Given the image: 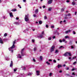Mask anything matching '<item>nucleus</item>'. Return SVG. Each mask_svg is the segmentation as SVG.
<instances>
[{"label":"nucleus","mask_w":77,"mask_h":77,"mask_svg":"<svg viewBox=\"0 0 77 77\" xmlns=\"http://www.w3.org/2000/svg\"><path fill=\"white\" fill-rule=\"evenodd\" d=\"M15 43H16V40H15L14 41H13L12 46L10 48H8L9 51H11L12 53H13V51H14V50H12V49L15 48Z\"/></svg>","instance_id":"f257e3e1"},{"label":"nucleus","mask_w":77,"mask_h":77,"mask_svg":"<svg viewBox=\"0 0 77 77\" xmlns=\"http://www.w3.org/2000/svg\"><path fill=\"white\" fill-rule=\"evenodd\" d=\"M43 36V35L38 34L37 36H35V38H42Z\"/></svg>","instance_id":"f03ea898"},{"label":"nucleus","mask_w":77,"mask_h":77,"mask_svg":"<svg viewBox=\"0 0 77 77\" xmlns=\"http://www.w3.org/2000/svg\"><path fill=\"white\" fill-rule=\"evenodd\" d=\"M55 48V46H52L50 49V51L51 52H52V51H54V48Z\"/></svg>","instance_id":"7ed1b4c3"},{"label":"nucleus","mask_w":77,"mask_h":77,"mask_svg":"<svg viewBox=\"0 0 77 77\" xmlns=\"http://www.w3.org/2000/svg\"><path fill=\"white\" fill-rule=\"evenodd\" d=\"M25 20L26 21H28L29 20L28 15H26L25 17Z\"/></svg>","instance_id":"20e7f679"},{"label":"nucleus","mask_w":77,"mask_h":77,"mask_svg":"<svg viewBox=\"0 0 77 77\" xmlns=\"http://www.w3.org/2000/svg\"><path fill=\"white\" fill-rule=\"evenodd\" d=\"M24 48L22 50L21 53V55L22 56H24Z\"/></svg>","instance_id":"39448f33"},{"label":"nucleus","mask_w":77,"mask_h":77,"mask_svg":"<svg viewBox=\"0 0 77 77\" xmlns=\"http://www.w3.org/2000/svg\"><path fill=\"white\" fill-rule=\"evenodd\" d=\"M9 15L11 18H12L13 17H14V16L13 15V14L12 12H10L9 13Z\"/></svg>","instance_id":"423d86ee"},{"label":"nucleus","mask_w":77,"mask_h":77,"mask_svg":"<svg viewBox=\"0 0 77 77\" xmlns=\"http://www.w3.org/2000/svg\"><path fill=\"white\" fill-rule=\"evenodd\" d=\"M40 72H39V71H38L37 70L36 71V74L37 75H39V73Z\"/></svg>","instance_id":"0eeeda50"},{"label":"nucleus","mask_w":77,"mask_h":77,"mask_svg":"<svg viewBox=\"0 0 77 77\" xmlns=\"http://www.w3.org/2000/svg\"><path fill=\"white\" fill-rule=\"evenodd\" d=\"M71 30H69L65 31V33H66V34H67V33H70V32H71Z\"/></svg>","instance_id":"6e6552de"},{"label":"nucleus","mask_w":77,"mask_h":77,"mask_svg":"<svg viewBox=\"0 0 77 77\" xmlns=\"http://www.w3.org/2000/svg\"><path fill=\"white\" fill-rule=\"evenodd\" d=\"M64 56L66 57V56H68V52H66L65 54H64L63 55Z\"/></svg>","instance_id":"1a4fd4ad"},{"label":"nucleus","mask_w":77,"mask_h":77,"mask_svg":"<svg viewBox=\"0 0 77 77\" xmlns=\"http://www.w3.org/2000/svg\"><path fill=\"white\" fill-rule=\"evenodd\" d=\"M13 66V62L12 61H11V63L10 64V67H12Z\"/></svg>","instance_id":"9d476101"},{"label":"nucleus","mask_w":77,"mask_h":77,"mask_svg":"<svg viewBox=\"0 0 77 77\" xmlns=\"http://www.w3.org/2000/svg\"><path fill=\"white\" fill-rule=\"evenodd\" d=\"M14 24H15L16 25H20V23H18L17 22H14Z\"/></svg>","instance_id":"9b49d317"},{"label":"nucleus","mask_w":77,"mask_h":77,"mask_svg":"<svg viewBox=\"0 0 77 77\" xmlns=\"http://www.w3.org/2000/svg\"><path fill=\"white\" fill-rule=\"evenodd\" d=\"M53 0H50L48 2V4H51L52 3Z\"/></svg>","instance_id":"f8f14e48"},{"label":"nucleus","mask_w":77,"mask_h":77,"mask_svg":"<svg viewBox=\"0 0 77 77\" xmlns=\"http://www.w3.org/2000/svg\"><path fill=\"white\" fill-rule=\"evenodd\" d=\"M17 57V58H21V55L20 54H18Z\"/></svg>","instance_id":"ddd939ff"},{"label":"nucleus","mask_w":77,"mask_h":77,"mask_svg":"<svg viewBox=\"0 0 77 77\" xmlns=\"http://www.w3.org/2000/svg\"><path fill=\"white\" fill-rule=\"evenodd\" d=\"M72 5H73V6H74V5H76L75 4V2L73 1L72 2Z\"/></svg>","instance_id":"4468645a"},{"label":"nucleus","mask_w":77,"mask_h":77,"mask_svg":"<svg viewBox=\"0 0 77 77\" xmlns=\"http://www.w3.org/2000/svg\"><path fill=\"white\" fill-rule=\"evenodd\" d=\"M67 54H68V55H69V56H71V52H67Z\"/></svg>","instance_id":"2eb2a0df"},{"label":"nucleus","mask_w":77,"mask_h":77,"mask_svg":"<svg viewBox=\"0 0 77 77\" xmlns=\"http://www.w3.org/2000/svg\"><path fill=\"white\" fill-rule=\"evenodd\" d=\"M0 43L1 44H3V40L2 38H0Z\"/></svg>","instance_id":"dca6fc26"},{"label":"nucleus","mask_w":77,"mask_h":77,"mask_svg":"<svg viewBox=\"0 0 77 77\" xmlns=\"http://www.w3.org/2000/svg\"><path fill=\"white\" fill-rule=\"evenodd\" d=\"M62 67V65H59V64L58 65V66H57L58 68H59L60 67Z\"/></svg>","instance_id":"f3484780"},{"label":"nucleus","mask_w":77,"mask_h":77,"mask_svg":"<svg viewBox=\"0 0 77 77\" xmlns=\"http://www.w3.org/2000/svg\"><path fill=\"white\" fill-rule=\"evenodd\" d=\"M11 11H13V12H15V11H17V9H12Z\"/></svg>","instance_id":"a211bd4d"},{"label":"nucleus","mask_w":77,"mask_h":77,"mask_svg":"<svg viewBox=\"0 0 77 77\" xmlns=\"http://www.w3.org/2000/svg\"><path fill=\"white\" fill-rule=\"evenodd\" d=\"M65 39H67V38L69 39V37L68 36H66L65 37Z\"/></svg>","instance_id":"6ab92c4d"},{"label":"nucleus","mask_w":77,"mask_h":77,"mask_svg":"<svg viewBox=\"0 0 77 77\" xmlns=\"http://www.w3.org/2000/svg\"><path fill=\"white\" fill-rule=\"evenodd\" d=\"M74 70H77V69L73 67V69L71 70V71H74Z\"/></svg>","instance_id":"aec40b11"},{"label":"nucleus","mask_w":77,"mask_h":77,"mask_svg":"<svg viewBox=\"0 0 77 77\" xmlns=\"http://www.w3.org/2000/svg\"><path fill=\"white\" fill-rule=\"evenodd\" d=\"M32 74H33V73L32 72L29 73L27 75H32Z\"/></svg>","instance_id":"412c9836"},{"label":"nucleus","mask_w":77,"mask_h":77,"mask_svg":"<svg viewBox=\"0 0 77 77\" xmlns=\"http://www.w3.org/2000/svg\"><path fill=\"white\" fill-rule=\"evenodd\" d=\"M5 59L6 60H9V58H8V57H5Z\"/></svg>","instance_id":"4be33fe9"},{"label":"nucleus","mask_w":77,"mask_h":77,"mask_svg":"<svg viewBox=\"0 0 77 77\" xmlns=\"http://www.w3.org/2000/svg\"><path fill=\"white\" fill-rule=\"evenodd\" d=\"M37 50V48L36 47H35L34 48L33 50L34 51H36Z\"/></svg>","instance_id":"5701e85b"},{"label":"nucleus","mask_w":77,"mask_h":77,"mask_svg":"<svg viewBox=\"0 0 77 77\" xmlns=\"http://www.w3.org/2000/svg\"><path fill=\"white\" fill-rule=\"evenodd\" d=\"M38 9H36L35 10V13L36 14H38Z\"/></svg>","instance_id":"b1692460"},{"label":"nucleus","mask_w":77,"mask_h":77,"mask_svg":"<svg viewBox=\"0 0 77 77\" xmlns=\"http://www.w3.org/2000/svg\"><path fill=\"white\" fill-rule=\"evenodd\" d=\"M58 50H55V53L56 54H57V53H58Z\"/></svg>","instance_id":"393cba45"},{"label":"nucleus","mask_w":77,"mask_h":77,"mask_svg":"<svg viewBox=\"0 0 77 77\" xmlns=\"http://www.w3.org/2000/svg\"><path fill=\"white\" fill-rule=\"evenodd\" d=\"M40 60H42V56H40Z\"/></svg>","instance_id":"a878e982"},{"label":"nucleus","mask_w":77,"mask_h":77,"mask_svg":"<svg viewBox=\"0 0 77 77\" xmlns=\"http://www.w3.org/2000/svg\"><path fill=\"white\" fill-rule=\"evenodd\" d=\"M52 9V8H49V9H48V11H51Z\"/></svg>","instance_id":"bb28decb"},{"label":"nucleus","mask_w":77,"mask_h":77,"mask_svg":"<svg viewBox=\"0 0 77 77\" xmlns=\"http://www.w3.org/2000/svg\"><path fill=\"white\" fill-rule=\"evenodd\" d=\"M64 9H64V8L61 9V12H63V11H64Z\"/></svg>","instance_id":"cd10ccee"},{"label":"nucleus","mask_w":77,"mask_h":77,"mask_svg":"<svg viewBox=\"0 0 77 77\" xmlns=\"http://www.w3.org/2000/svg\"><path fill=\"white\" fill-rule=\"evenodd\" d=\"M46 63L48 65H50V63H48V62L47 61L46 62Z\"/></svg>","instance_id":"c85d7f7f"},{"label":"nucleus","mask_w":77,"mask_h":77,"mask_svg":"<svg viewBox=\"0 0 77 77\" xmlns=\"http://www.w3.org/2000/svg\"><path fill=\"white\" fill-rule=\"evenodd\" d=\"M53 75V73H50V74H49V76H51V75Z\"/></svg>","instance_id":"c756f323"},{"label":"nucleus","mask_w":77,"mask_h":77,"mask_svg":"<svg viewBox=\"0 0 77 77\" xmlns=\"http://www.w3.org/2000/svg\"><path fill=\"white\" fill-rule=\"evenodd\" d=\"M57 31H55L54 32V35H56V33H57Z\"/></svg>","instance_id":"7c9ffc66"},{"label":"nucleus","mask_w":77,"mask_h":77,"mask_svg":"<svg viewBox=\"0 0 77 77\" xmlns=\"http://www.w3.org/2000/svg\"><path fill=\"white\" fill-rule=\"evenodd\" d=\"M7 33H5V34H4V37H6V36H7Z\"/></svg>","instance_id":"2f4dec72"},{"label":"nucleus","mask_w":77,"mask_h":77,"mask_svg":"<svg viewBox=\"0 0 77 77\" xmlns=\"http://www.w3.org/2000/svg\"><path fill=\"white\" fill-rule=\"evenodd\" d=\"M39 24H42V21H39Z\"/></svg>","instance_id":"473e14b6"},{"label":"nucleus","mask_w":77,"mask_h":77,"mask_svg":"<svg viewBox=\"0 0 77 77\" xmlns=\"http://www.w3.org/2000/svg\"><path fill=\"white\" fill-rule=\"evenodd\" d=\"M72 75H75V73L73 72L72 73Z\"/></svg>","instance_id":"72a5a7b5"},{"label":"nucleus","mask_w":77,"mask_h":77,"mask_svg":"<svg viewBox=\"0 0 77 77\" xmlns=\"http://www.w3.org/2000/svg\"><path fill=\"white\" fill-rule=\"evenodd\" d=\"M44 19L45 20H46V19H47V17L46 16H45L44 17Z\"/></svg>","instance_id":"f704fd0d"},{"label":"nucleus","mask_w":77,"mask_h":77,"mask_svg":"<svg viewBox=\"0 0 77 77\" xmlns=\"http://www.w3.org/2000/svg\"><path fill=\"white\" fill-rule=\"evenodd\" d=\"M76 63H77V62L75 61V62L73 63V65H75V64H76Z\"/></svg>","instance_id":"c9c22d12"},{"label":"nucleus","mask_w":77,"mask_h":77,"mask_svg":"<svg viewBox=\"0 0 77 77\" xmlns=\"http://www.w3.org/2000/svg\"><path fill=\"white\" fill-rule=\"evenodd\" d=\"M20 6V5H18V7H19V8H20V9H21V6Z\"/></svg>","instance_id":"e433bc0d"},{"label":"nucleus","mask_w":77,"mask_h":77,"mask_svg":"<svg viewBox=\"0 0 77 77\" xmlns=\"http://www.w3.org/2000/svg\"><path fill=\"white\" fill-rule=\"evenodd\" d=\"M48 40H51V37H50L48 38Z\"/></svg>","instance_id":"4c0bfd02"},{"label":"nucleus","mask_w":77,"mask_h":77,"mask_svg":"<svg viewBox=\"0 0 77 77\" xmlns=\"http://www.w3.org/2000/svg\"><path fill=\"white\" fill-rule=\"evenodd\" d=\"M33 16L34 17H36V15L35 14H34L33 15Z\"/></svg>","instance_id":"58836bf2"},{"label":"nucleus","mask_w":77,"mask_h":77,"mask_svg":"<svg viewBox=\"0 0 77 77\" xmlns=\"http://www.w3.org/2000/svg\"><path fill=\"white\" fill-rule=\"evenodd\" d=\"M76 57H73L72 58V59H73V60H74V59H75V58H76Z\"/></svg>","instance_id":"ea45409f"},{"label":"nucleus","mask_w":77,"mask_h":77,"mask_svg":"<svg viewBox=\"0 0 77 77\" xmlns=\"http://www.w3.org/2000/svg\"><path fill=\"white\" fill-rule=\"evenodd\" d=\"M67 16H68V17H69V16H71V14L69 13L68 14Z\"/></svg>","instance_id":"a19ab883"},{"label":"nucleus","mask_w":77,"mask_h":77,"mask_svg":"<svg viewBox=\"0 0 77 77\" xmlns=\"http://www.w3.org/2000/svg\"><path fill=\"white\" fill-rule=\"evenodd\" d=\"M53 62H54V63H56V60H54Z\"/></svg>","instance_id":"79ce46f5"},{"label":"nucleus","mask_w":77,"mask_h":77,"mask_svg":"<svg viewBox=\"0 0 77 77\" xmlns=\"http://www.w3.org/2000/svg\"><path fill=\"white\" fill-rule=\"evenodd\" d=\"M17 69L16 68L15 69H14V72H15V71H17Z\"/></svg>","instance_id":"37998d69"},{"label":"nucleus","mask_w":77,"mask_h":77,"mask_svg":"<svg viewBox=\"0 0 77 77\" xmlns=\"http://www.w3.org/2000/svg\"><path fill=\"white\" fill-rule=\"evenodd\" d=\"M32 42H35V40L32 39Z\"/></svg>","instance_id":"c03bdc74"},{"label":"nucleus","mask_w":77,"mask_h":77,"mask_svg":"<svg viewBox=\"0 0 77 77\" xmlns=\"http://www.w3.org/2000/svg\"><path fill=\"white\" fill-rule=\"evenodd\" d=\"M44 31H43L42 33V35H44Z\"/></svg>","instance_id":"a18cd8bd"},{"label":"nucleus","mask_w":77,"mask_h":77,"mask_svg":"<svg viewBox=\"0 0 77 77\" xmlns=\"http://www.w3.org/2000/svg\"><path fill=\"white\" fill-rule=\"evenodd\" d=\"M3 41H7V40H6V39H3Z\"/></svg>","instance_id":"49530a36"},{"label":"nucleus","mask_w":77,"mask_h":77,"mask_svg":"<svg viewBox=\"0 0 77 77\" xmlns=\"http://www.w3.org/2000/svg\"><path fill=\"white\" fill-rule=\"evenodd\" d=\"M70 2V1L69 0H67L66 2H67V3H69V2Z\"/></svg>","instance_id":"de8ad7c7"},{"label":"nucleus","mask_w":77,"mask_h":77,"mask_svg":"<svg viewBox=\"0 0 77 77\" xmlns=\"http://www.w3.org/2000/svg\"><path fill=\"white\" fill-rule=\"evenodd\" d=\"M73 32L74 35H75V31H73Z\"/></svg>","instance_id":"09e8293b"},{"label":"nucleus","mask_w":77,"mask_h":77,"mask_svg":"<svg viewBox=\"0 0 77 77\" xmlns=\"http://www.w3.org/2000/svg\"><path fill=\"white\" fill-rule=\"evenodd\" d=\"M71 48H72V49H73L74 48V47L72 46H71Z\"/></svg>","instance_id":"8fccbe9b"},{"label":"nucleus","mask_w":77,"mask_h":77,"mask_svg":"<svg viewBox=\"0 0 77 77\" xmlns=\"http://www.w3.org/2000/svg\"><path fill=\"white\" fill-rule=\"evenodd\" d=\"M59 42H62V40H60Z\"/></svg>","instance_id":"3c124183"},{"label":"nucleus","mask_w":77,"mask_h":77,"mask_svg":"<svg viewBox=\"0 0 77 77\" xmlns=\"http://www.w3.org/2000/svg\"><path fill=\"white\" fill-rule=\"evenodd\" d=\"M62 41H63V42H64V41H65V40L64 39H63L62 40Z\"/></svg>","instance_id":"603ef678"},{"label":"nucleus","mask_w":77,"mask_h":77,"mask_svg":"<svg viewBox=\"0 0 77 77\" xmlns=\"http://www.w3.org/2000/svg\"><path fill=\"white\" fill-rule=\"evenodd\" d=\"M55 38L56 37L55 36H54L52 37V38H53V39H55Z\"/></svg>","instance_id":"864d4df0"},{"label":"nucleus","mask_w":77,"mask_h":77,"mask_svg":"<svg viewBox=\"0 0 77 77\" xmlns=\"http://www.w3.org/2000/svg\"><path fill=\"white\" fill-rule=\"evenodd\" d=\"M62 47H63V46H61L59 48L60 49L62 48Z\"/></svg>","instance_id":"5fc2aeb1"},{"label":"nucleus","mask_w":77,"mask_h":77,"mask_svg":"<svg viewBox=\"0 0 77 77\" xmlns=\"http://www.w3.org/2000/svg\"><path fill=\"white\" fill-rule=\"evenodd\" d=\"M23 70H25L26 69V67H23Z\"/></svg>","instance_id":"6e6d98bb"},{"label":"nucleus","mask_w":77,"mask_h":77,"mask_svg":"<svg viewBox=\"0 0 77 77\" xmlns=\"http://www.w3.org/2000/svg\"><path fill=\"white\" fill-rule=\"evenodd\" d=\"M49 62H51L52 61V60H51V59H49Z\"/></svg>","instance_id":"4d7b16f0"},{"label":"nucleus","mask_w":77,"mask_h":77,"mask_svg":"<svg viewBox=\"0 0 77 77\" xmlns=\"http://www.w3.org/2000/svg\"><path fill=\"white\" fill-rule=\"evenodd\" d=\"M66 75H67V76H69V75L68 74H66Z\"/></svg>","instance_id":"13d9d810"},{"label":"nucleus","mask_w":77,"mask_h":77,"mask_svg":"<svg viewBox=\"0 0 77 77\" xmlns=\"http://www.w3.org/2000/svg\"><path fill=\"white\" fill-rule=\"evenodd\" d=\"M46 27H47V28H48V26L47 25H46Z\"/></svg>","instance_id":"bf43d9fd"},{"label":"nucleus","mask_w":77,"mask_h":77,"mask_svg":"<svg viewBox=\"0 0 77 77\" xmlns=\"http://www.w3.org/2000/svg\"><path fill=\"white\" fill-rule=\"evenodd\" d=\"M19 18L18 17H16V20H19Z\"/></svg>","instance_id":"052dcab7"},{"label":"nucleus","mask_w":77,"mask_h":77,"mask_svg":"<svg viewBox=\"0 0 77 77\" xmlns=\"http://www.w3.org/2000/svg\"><path fill=\"white\" fill-rule=\"evenodd\" d=\"M66 70H68V69H69V68L68 67H67L66 68Z\"/></svg>","instance_id":"680f3d73"},{"label":"nucleus","mask_w":77,"mask_h":77,"mask_svg":"<svg viewBox=\"0 0 77 77\" xmlns=\"http://www.w3.org/2000/svg\"><path fill=\"white\" fill-rule=\"evenodd\" d=\"M54 26H51V28H54Z\"/></svg>","instance_id":"e2e57ef3"},{"label":"nucleus","mask_w":77,"mask_h":77,"mask_svg":"<svg viewBox=\"0 0 77 77\" xmlns=\"http://www.w3.org/2000/svg\"><path fill=\"white\" fill-rule=\"evenodd\" d=\"M33 61H34V62H35V59H33Z\"/></svg>","instance_id":"0e129e2a"},{"label":"nucleus","mask_w":77,"mask_h":77,"mask_svg":"<svg viewBox=\"0 0 77 77\" xmlns=\"http://www.w3.org/2000/svg\"><path fill=\"white\" fill-rule=\"evenodd\" d=\"M43 8H45V5L43 6Z\"/></svg>","instance_id":"69168bd1"},{"label":"nucleus","mask_w":77,"mask_h":77,"mask_svg":"<svg viewBox=\"0 0 77 77\" xmlns=\"http://www.w3.org/2000/svg\"><path fill=\"white\" fill-rule=\"evenodd\" d=\"M62 72V70H60L59 71V72L60 73H61V72Z\"/></svg>","instance_id":"338daca9"},{"label":"nucleus","mask_w":77,"mask_h":77,"mask_svg":"<svg viewBox=\"0 0 77 77\" xmlns=\"http://www.w3.org/2000/svg\"><path fill=\"white\" fill-rule=\"evenodd\" d=\"M63 23H66V20H64L63 21Z\"/></svg>","instance_id":"774afa93"}]
</instances>
